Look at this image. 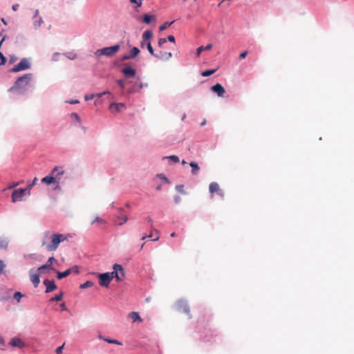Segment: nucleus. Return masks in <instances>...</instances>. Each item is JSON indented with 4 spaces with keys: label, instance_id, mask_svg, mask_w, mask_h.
Returning a JSON list of instances; mask_svg holds the SVG:
<instances>
[{
    "label": "nucleus",
    "instance_id": "nucleus-21",
    "mask_svg": "<svg viewBox=\"0 0 354 354\" xmlns=\"http://www.w3.org/2000/svg\"><path fill=\"white\" fill-rule=\"evenodd\" d=\"M71 270H72V268H69L66 270H65L64 272H57V278L59 279H62L64 277H68L71 272Z\"/></svg>",
    "mask_w": 354,
    "mask_h": 354
},
{
    "label": "nucleus",
    "instance_id": "nucleus-47",
    "mask_svg": "<svg viewBox=\"0 0 354 354\" xmlns=\"http://www.w3.org/2000/svg\"><path fill=\"white\" fill-rule=\"evenodd\" d=\"M7 245L8 243L6 241L0 240V248H6Z\"/></svg>",
    "mask_w": 354,
    "mask_h": 354
},
{
    "label": "nucleus",
    "instance_id": "nucleus-31",
    "mask_svg": "<svg viewBox=\"0 0 354 354\" xmlns=\"http://www.w3.org/2000/svg\"><path fill=\"white\" fill-rule=\"evenodd\" d=\"M41 24H43V20H42V19L41 17H38V18L35 19L34 26H35V27L36 28L39 27Z\"/></svg>",
    "mask_w": 354,
    "mask_h": 354
},
{
    "label": "nucleus",
    "instance_id": "nucleus-11",
    "mask_svg": "<svg viewBox=\"0 0 354 354\" xmlns=\"http://www.w3.org/2000/svg\"><path fill=\"white\" fill-rule=\"evenodd\" d=\"M44 284L46 286V292H50L57 289V286L54 281H50L48 279H45L44 281Z\"/></svg>",
    "mask_w": 354,
    "mask_h": 354
},
{
    "label": "nucleus",
    "instance_id": "nucleus-51",
    "mask_svg": "<svg viewBox=\"0 0 354 354\" xmlns=\"http://www.w3.org/2000/svg\"><path fill=\"white\" fill-rule=\"evenodd\" d=\"M19 184H20V183H19V182L14 183H12V185H10L8 187V188H9V189L14 188V187H15L18 186Z\"/></svg>",
    "mask_w": 354,
    "mask_h": 354
},
{
    "label": "nucleus",
    "instance_id": "nucleus-61",
    "mask_svg": "<svg viewBox=\"0 0 354 354\" xmlns=\"http://www.w3.org/2000/svg\"><path fill=\"white\" fill-rule=\"evenodd\" d=\"M1 21H2V23H3V24H5V25H6V24H7V23H6V20H5V19L2 18V19H1Z\"/></svg>",
    "mask_w": 354,
    "mask_h": 354
},
{
    "label": "nucleus",
    "instance_id": "nucleus-26",
    "mask_svg": "<svg viewBox=\"0 0 354 354\" xmlns=\"http://www.w3.org/2000/svg\"><path fill=\"white\" fill-rule=\"evenodd\" d=\"M153 36V33L151 30H146L144 32L142 35V39L143 40L149 39Z\"/></svg>",
    "mask_w": 354,
    "mask_h": 354
},
{
    "label": "nucleus",
    "instance_id": "nucleus-30",
    "mask_svg": "<svg viewBox=\"0 0 354 354\" xmlns=\"http://www.w3.org/2000/svg\"><path fill=\"white\" fill-rule=\"evenodd\" d=\"M62 297H63V293L60 292L59 295H57L54 297H52L50 299V301H61L62 299Z\"/></svg>",
    "mask_w": 354,
    "mask_h": 354
},
{
    "label": "nucleus",
    "instance_id": "nucleus-62",
    "mask_svg": "<svg viewBox=\"0 0 354 354\" xmlns=\"http://www.w3.org/2000/svg\"><path fill=\"white\" fill-rule=\"evenodd\" d=\"M144 45H145V40H143V41H142V43H141V46H142V47H143V46H144Z\"/></svg>",
    "mask_w": 354,
    "mask_h": 354
},
{
    "label": "nucleus",
    "instance_id": "nucleus-37",
    "mask_svg": "<svg viewBox=\"0 0 354 354\" xmlns=\"http://www.w3.org/2000/svg\"><path fill=\"white\" fill-rule=\"evenodd\" d=\"M168 158L172 160L174 163L179 162V158L175 155L170 156L168 157Z\"/></svg>",
    "mask_w": 354,
    "mask_h": 354
},
{
    "label": "nucleus",
    "instance_id": "nucleus-14",
    "mask_svg": "<svg viewBox=\"0 0 354 354\" xmlns=\"http://www.w3.org/2000/svg\"><path fill=\"white\" fill-rule=\"evenodd\" d=\"M10 344L14 347L23 348L24 346V343L23 341L19 337H14L11 339Z\"/></svg>",
    "mask_w": 354,
    "mask_h": 354
},
{
    "label": "nucleus",
    "instance_id": "nucleus-24",
    "mask_svg": "<svg viewBox=\"0 0 354 354\" xmlns=\"http://www.w3.org/2000/svg\"><path fill=\"white\" fill-rule=\"evenodd\" d=\"M152 19L156 20L155 16H151L149 15H145L143 16L142 21L145 24H148L151 23Z\"/></svg>",
    "mask_w": 354,
    "mask_h": 354
},
{
    "label": "nucleus",
    "instance_id": "nucleus-43",
    "mask_svg": "<svg viewBox=\"0 0 354 354\" xmlns=\"http://www.w3.org/2000/svg\"><path fill=\"white\" fill-rule=\"evenodd\" d=\"M6 268V264L2 260L0 259V274L3 272V269Z\"/></svg>",
    "mask_w": 354,
    "mask_h": 354
},
{
    "label": "nucleus",
    "instance_id": "nucleus-58",
    "mask_svg": "<svg viewBox=\"0 0 354 354\" xmlns=\"http://www.w3.org/2000/svg\"><path fill=\"white\" fill-rule=\"evenodd\" d=\"M170 236H171V237H172V238H173V237L176 236V232H173V233H171V234H170Z\"/></svg>",
    "mask_w": 354,
    "mask_h": 354
},
{
    "label": "nucleus",
    "instance_id": "nucleus-39",
    "mask_svg": "<svg viewBox=\"0 0 354 354\" xmlns=\"http://www.w3.org/2000/svg\"><path fill=\"white\" fill-rule=\"evenodd\" d=\"M105 341L109 342V343H110V344H118V345H121L122 344L120 342H119L116 339H105Z\"/></svg>",
    "mask_w": 354,
    "mask_h": 354
},
{
    "label": "nucleus",
    "instance_id": "nucleus-7",
    "mask_svg": "<svg viewBox=\"0 0 354 354\" xmlns=\"http://www.w3.org/2000/svg\"><path fill=\"white\" fill-rule=\"evenodd\" d=\"M209 191L211 194L212 197H213L214 193H216L222 198L224 197L225 196L224 192L220 188L219 185L215 182L211 183L209 184Z\"/></svg>",
    "mask_w": 354,
    "mask_h": 354
},
{
    "label": "nucleus",
    "instance_id": "nucleus-16",
    "mask_svg": "<svg viewBox=\"0 0 354 354\" xmlns=\"http://www.w3.org/2000/svg\"><path fill=\"white\" fill-rule=\"evenodd\" d=\"M55 259L53 257H51L48 259L47 263L45 264V265H43L41 266H40L39 268H38V271L39 272H41L44 269H53L52 268V263L53 261H55Z\"/></svg>",
    "mask_w": 354,
    "mask_h": 354
},
{
    "label": "nucleus",
    "instance_id": "nucleus-28",
    "mask_svg": "<svg viewBox=\"0 0 354 354\" xmlns=\"http://www.w3.org/2000/svg\"><path fill=\"white\" fill-rule=\"evenodd\" d=\"M93 285V282H91L90 281H87L85 283L81 284L80 288L81 289H84V288H89V287H91Z\"/></svg>",
    "mask_w": 354,
    "mask_h": 354
},
{
    "label": "nucleus",
    "instance_id": "nucleus-12",
    "mask_svg": "<svg viewBox=\"0 0 354 354\" xmlns=\"http://www.w3.org/2000/svg\"><path fill=\"white\" fill-rule=\"evenodd\" d=\"M212 91L216 93L218 97H223L225 93L224 87L218 83L212 86Z\"/></svg>",
    "mask_w": 354,
    "mask_h": 354
},
{
    "label": "nucleus",
    "instance_id": "nucleus-52",
    "mask_svg": "<svg viewBox=\"0 0 354 354\" xmlns=\"http://www.w3.org/2000/svg\"><path fill=\"white\" fill-rule=\"evenodd\" d=\"M106 93H109L108 91H104L103 93H97L95 95V96L98 97H102V95L106 94Z\"/></svg>",
    "mask_w": 354,
    "mask_h": 354
},
{
    "label": "nucleus",
    "instance_id": "nucleus-41",
    "mask_svg": "<svg viewBox=\"0 0 354 354\" xmlns=\"http://www.w3.org/2000/svg\"><path fill=\"white\" fill-rule=\"evenodd\" d=\"M176 189L180 193H184V186L183 185H176Z\"/></svg>",
    "mask_w": 354,
    "mask_h": 354
},
{
    "label": "nucleus",
    "instance_id": "nucleus-45",
    "mask_svg": "<svg viewBox=\"0 0 354 354\" xmlns=\"http://www.w3.org/2000/svg\"><path fill=\"white\" fill-rule=\"evenodd\" d=\"M64 346V344L62 345L61 346H59L58 348H56V354H61L62 352V349Z\"/></svg>",
    "mask_w": 354,
    "mask_h": 354
},
{
    "label": "nucleus",
    "instance_id": "nucleus-15",
    "mask_svg": "<svg viewBox=\"0 0 354 354\" xmlns=\"http://www.w3.org/2000/svg\"><path fill=\"white\" fill-rule=\"evenodd\" d=\"M39 273H32L30 272V281L34 284L35 287H37L40 283Z\"/></svg>",
    "mask_w": 354,
    "mask_h": 354
},
{
    "label": "nucleus",
    "instance_id": "nucleus-5",
    "mask_svg": "<svg viewBox=\"0 0 354 354\" xmlns=\"http://www.w3.org/2000/svg\"><path fill=\"white\" fill-rule=\"evenodd\" d=\"M120 48V45H115L113 46L106 47L100 50H98L97 51V53H98L99 55H106L108 57H111L114 55L115 53H117Z\"/></svg>",
    "mask_w": 354,
    "mask_h": 354
},
{
    "label": "nucleus",
    "instance_id": "nucleus-40",
    "mask_svg": "<svg viewBox=\"0 0 354 354\" xmlns=\"http://www.w3.org/2000/svg\"><path fill=\"white\" fill-rule=\"evenodd\" d=\"M167 42V39L166 38H160L159 40H158V46L159 47H162V45L164 44H165Z\"/></svg>",
    "mask_w": 354,
    "mask_h": 354
},
{
    "label": "nucleus",
    "instance_id": "nucleus-25",
    "mask_svg": "<svg viewBox=\"0 0 354 354\" xmlns=\"http://www.w3.org/2000/svg\"><path fill=\"white\" fill-rule=\"evenodd\" d=\"M139 53H140V50L137 47H133L131 50L129 55H130L131 58L133 59L135 57H136Z\"/></svg>",
    "mask_w": 354,
    "mask_h": 354
},
{
    "label": "nucleus",
    "instance_id": "nucleus-54",
    "mask_svg": "<svg viewBox=\"0 0 354 354\" xmlns=\"http://www.w3.org/2000/svg\"><path fill=\"white\" fill-rule=\"evenodd\" d=\"M18 8H19V4H14L12 6V9L14 10V11H17L18 10Z\"/></svg>",
    "mask_w": 354,
    "mask_h": 354
},
{
    "label": "nucleus",
    "instance_id": "nucleus-29",
    "mask_svg": "<svg viewBox=\"0 0 354 354\" xmlns=\"http://www.w3.org/2000/svg\"><path fill=\"white\" fill-rule=\"evenodd\" d=\"M215 72H216V69L207 70V71H203L201 75L203 77H207V76H209V75L214 74Z\"/></svg>",
    "mask_w": 354,
    "mask_h": 354
},
{
    "label": "nucleus",
    "instance_id": "nucleus-19",
    "mask_svg": "<svg viewBox=\"0 0 354 354\" xmlns=\"http://www.w3.org/2000/svg\"><path fill=\"white\" fill-rule=\"evenodd\" d=\"M128 317L132 319L133 322H142V319L137 312H131L128 315Z\"/></svg>",
    "mask_w": 354,
    "mask_h": 354
},
{
    "label": "nucleus",
    "instance_id": "nucleus-50",
    "mask_svg": "<svg viewBox=\"0 0 354 354\" xmlns=\"http://www.w3.org/2000/svg\"><path fill=\"white\" fill-rule=\"evenodd\" d=\"M158 176L160 178H161V179L164 180L165 182H167V183H168V182H169V181H168V179L167 178V177H166L165 175H163V174H159V175H158Z\"/></svg>",
    "mask_w": 354,
    "mask_h": 354
},
{
    "label": "nucleus",
    "instance_id": "nucleus-57",
    "mask_svg": "<svg viewBox=\"0 0 354 354\" xmlns=\"http://www.w3.org/2000/svg\"><path fill=\"white\" fill-rule=\"evenodd\" d=\"M6 36H4V37L2 38V39L0 41V48L1 47V45H2V44H3V41L6 39Z\"/></svg>",
    "mask_w": 354,
    "mask_h": 354
},
{
    "label": "nucleus",
    "instance_id": "nucleus-42",
    "mask_svg": "<svg viewBox=\"0 0 354 354\" xmlns=\"http://www.w3.org/2000/svg\"><path fill=\"white\" fill-rule=\"evenodd\" d=\"M95 97V94L86 95L84 96V100L86 101L93 100Z\"/></svg>",
    "mask_w": 354,
    "mask_h": 354
},
{
    "label": "nucleus",
    "instance_id": "nucleus-36",
    "mask_svg": "<svg viewBox=\"0 0 354 354\" xmlns=\"http://www.w3.org/2000/svg\"><path fill=\"white\" fill-rule=\"evenodd\" d=\"M94 223H97L99 224H105V221L100 217H96L95 219L92 222V224Z\"/></svg>",
    "mask_w": 354,
    "mask_h": 354
},
{
    "label": "nucleus",
    "instance_id": "nucleus-33",
    "mask_svg": "<svg viewBox=\"0 0 354 354\" xmlns=\"http://www.w3.org/2000/svg\"><path fill=\"white\" fill-rule=\"evenodd\" d=\"M147 49H148L149 53L153 56H156V55L154 54V50H153L152 46L149 41L147 43Z\"/></svg>",
    "mask_w": 354,
    "mask_h": 354
},
{
    "label": "nucleus",
    "instance_id": "nucleus-17",
    "mask_svg": "<svg viewBox=\"0 0 354 354\" xmlns=\"http://www.w3.org/2000/svg\"><path fill=\"white\" fill-rule=\"evenodd\" d=\"M109 108L112 111L119 112L124 108V104L122 103H112Z\"/></svg>",
    "mask_w": 354,
    "mask_h": 354
},
{
    "label": "nucleus",
    "instance_id": "nucleus-63",
    "mask_svg": "<svg viewBox=\"0 0 354 354\" xmlns=\"http://www.w3.org/2000/svg\"><path fill=\"white\" fill-rule=\"evenodd\" d=\"M156 189H157V190H160V189H161V185H158V186L156 187Z\"/></svg>",
    "mask_w": 354,
    "mask_h": 354
},
{
    "label": "nucleus",
    "instance_id": "nucleus-20",
    "mask_svg": "<svg viewBox=\"0 0 354 354\" xmlns=\"http://www.w3.org/2000/svg\"><path fill=\"white\" fill-rule=\"evenodd\" d=\"M212 48V45L211 44H207L206 46H201L196 50V56L199 57L201 53L203 50H211Z\"/></svg>",
    "mask_w": 354,
    "mask_h": 354
},
{
    "label": "nucleus",
    "instance_id": "nucleus-44",
    "mask_svg": "<svg viewBox=\"0 0 354 354\" xmlns=\"http://www.w3.org/2000/svg\"><path fill=\"white\" fill-rule=\"evenodd\" d=\"M118 84L121 87V88H124V80H119L117 81Z\"/></svg>",
    "mask_w": 354,
    "mask_h": 354
},
{
    "label": "nucleus",
    "instance_id": "nucleus-2",
    "mask_svg": "<svg viewBox=\"0 0 354 354\" xmlns=\"http://www.w3.org/2000/svg\"><path fill=\"white\" fill-rule=\"evenodd\" d=\"M32 75L30 73L25 74L22 75L21 77H19L13 86L9 88V92H14V91H18V92H23L25 91L26 87L30 84L31 80H32Z\"/></svg>",
    "mask_w": 354,
    "mask_h": 354
},
{
    "label": "nucleus",
    "instance_id": "nucleus-23",
    "mask_svg": "<svg viewBox=\"0 0 354 354\" xmlns=\"http://www.w3.org/2000/svg\"><path fill=\"white\" fill-rule=\"evenodd\" d=\"M189 165L192 167V174L196 175L200 169L198 164L195 162H191Z\"/></svg>",
    "mask_w": 354,
    "mask_h": 354
},
{
    "label": "nucleus",
    "instance_id": "nucleus-6",
    "mask_svg": "<svg viewBox=\"0 0 354 354\" xmlns=\"http://www.w3.org/2000/svg\"><path fill=\"white\" fill-rule=\"evenodd\" d=\"M30 68V63L26 59H23L21 62L15 66L11 70L12 73H17L21 71H24Z\"/></svg>",
    "mask_w": 354,
    "mask_h": 354
},
{
    "label": "nucleus",
    "instance_id": "nucleus-46",
    "mask_svg": "<svg viewBox=\"0 0 354 354\" xmlns=\"http://www.w3.org/2000/svg\"><path fill=\"white\" fill-rule=\"evenodd\" d=\"M248 51L247 50H245L243 52H242L240 55H239V58L240 59H244L247 55H248Z\"/></svg>",
    "mask_w": 354,
    "mask_h": 354
},
{
    "label": "nucleus",
    "instance_id": "nucleus-4",
    "mask_svg": "<svg viewBox=\"0 0 354 354\" xmlns=\"http://www.w3.org/2000/svg\"><path fill=\"white\" fill-rule=\"evenodd\" d=\"M113 269V272H107V274H109L111 279H113V278H115L118 281H122L124 277V272L122 266L120 264L115 263L114 264Z\"/></svg>",
    "mask_w": 354,
    "mask_h": 354
},
{
    "label": "nucleus",
    "instance_id": "nucleus-10",
    "mask_svg": "<svg viewBox=\"0 0 354 354\" xmlns=\"http://www.w3.org/2000/svg\"><path fill=\"white\" fill-rule=\"evenodd\" d=\"M176 308L178 311L189 315V308L185 301L179 300L176 304ZM189 318H191V315H189Z\"/></svg>",
    "mask_w": 354,
    "mask_h": 354
},
{
    "label": "nucleus",
    "instance_id": "nucleus-18",
    "mask_svg": "<svg viewBox=\"0 0 354 354\" xmlns=\"http://www.w3.org/2000/svg\"><path fill=\"white\" fill-rule=\"evenodd\" d=\"M156 57L162 60H169L172 57V54L170 52L160 51L159 55Z\"/></svg>",
    "mask_w": 354,
    "mask_h": 354
},
{
    "label": "nucleus",
    "instance_id": "nucleus-32",
    "mask_svg": "<svg viewBox=\"0 0 354 354\" xmlns=\"http://www.w3.org/2000/svg\"><path fill=\"white\" fill-rule=\"evenodd\" d=\"M174 21L172 22H165L162 25H161L160 27H159V29L160 31L162 30H164L165 29H167V28H169L173 23Z\"/></svg>",
    "mask_w": 354,
    "mask_h": 354
},
{
    "label": "nucleus",
    "instance_id": "nucleus-34",
    "mask_svg": "<svg viewBox=\"0 0 354 354\" xmlns=\"http://www.w3.org/2000/svg\"><path fill=\"white\" fill-rule=\"evenodd\" d=\"M23 297L22 294L20 292H16L15 294H14V296L13 297L18 301L19 302L20 301V299H21V297Z\"/></svg>",
    "mask_w": 354,
    "mask_h": 354
},
{
    "label": "nucleus",
    "instance_id": "nucleus-3",
    "mask_svg": "<svg viewBox=\"0 0 354 354\" xmlns=\"http://www.w3.org/2000/svg\"><path fill=\"white\" fill-rule=\"evenodd\" d=\"M64 170L62 167H55L52 170L50 175L45 176L41 179V183L50 185L52 183H58V180L60 179V176L63 175Z\"/></svg>",
    "mask_w": 354,
    "mask_h": 354
},
{
    "label": "nucleus",
    "instance_id": "nucleus-9",
    "mask_svg": "<svg viewBox=\"0 0 354 354\" xmlns=\"http://www.w3.org/2000/svg\"><path fill=\"white\" fill-rule=\"evenodd\" d=\"M26 191V189L22 188L15 189L12 194V201L16 203L22 201Z\"/></svg>",
    "mask_w": 354,
    "mask_h": 354
},
{
    "label": "nucleus",
    "instance_id": "nucleus-53",
    "mask_svg": "<svg viewBox=\"0 0 354 354\" xmlns=\"http://www.w3.org/2000/svg\"><path fill=\"white\" fill-rule=\"evenodd\" d=\"M131 57L129 55H124L122 58V60H127V59H131Z\"/></svg>",
    "mask_w": 354,
    "mask_h": 354
},
{
    "label": "nucleus",
    "instance_id": "nucleus-49",
    "mask_svg": "<svg viewBox=\"0 0 354 354\" xmlns=\"http://www.w3.org/2000/svg\"><path fill=\"white\" fill-rule=\"evenodd\" d=\"M180 201H181V198H180V197L179 196H176L174 197V202H175V203L178 204V203H180Z\"/></svg>",
    "mask_w": 354,
    "mask_h": 354
},
{
    "label": "nucleus",
    "instance_id": "nucleus-8",
    "mask_svg": "<svg viewBox=\"0 0 354 354\" xmlns=\"http://www.w3.org/2000/svg\"><path fill=\"white\" fill-rule=\"evenodd\" d=\"M99 283L101 286L107 288L111 281L109 274L107 272L102 273L98 275Z\"/></svg>",
    "mask_w": 354,
    "mask_h": 354
},
{
    "label": "nucleus",
    "instance_id": "nucleus-60",
    "mask_svg": "<svg viewBox=\"0 0 354 354\" xmlns=\"http://www.w3.org/2000/svg\"><path fill=\"white\" fill-rule=\"evenodd\" d=\"M147 220L149 222V223H152V219L151 217H147Z\"/></svg>",
    "mask_w": 354,
    "mask_h": 354
},
{
    "label": "nucleus",
    "instance_id": "nucleus-1",
    "mask_svg": "<svg viewBox=\"0 0 354 354\" xmlns=\"http://www.w3.org/2000/svg\"><path fill=\"white\" fill-rule=\"evenodd\" d=\"M72 237L73 235L70 234H51L49 231H46L43 234L41 245L45 246L48 251H55L61 242L67 241Z\"/></svg>",
    "mask_w": 354,
    "mask_h": 354
},
{
    "label": "nucleus",
    "instance_id": "nucleus-55",
    "mask_svg": "<svg viewBox=\"0 0 354 354\" xmlns=\"http://www.w3.org/2000/svg\"><path fill=\"white\" fill-rule=\"evenodd\" d=\"M61 308L62 310H66L67 309L65 303H62L61 304Z\"/></svg>",
    "mask_w": 354,
    "mask_h": 354
},
{
    "label": "nucleus",
    "instance_id": "nucleus-27",
    "mask_svg": "<svg viewBox=\"0 0 354 354\" xmlns=\"http://www.w3.org/2000/svg\"><path fill=\"white\" fill-rule=\"evenodd\" d=\"M135 8L140 7L142 4V0H129Z\"/></svg>",
    "mask_w": 354,
    "mask_h": 354
},
{
    "label": "nucleus",
    "instance_id": "nucleus-22",
    "mask_svg": "<svg viewBox=\"0 0 354 354\" xmlns=\"http://www.w3.org/2000/svg\"><path fill=\"white\" fill-rule=\"evenodd\" d=\"M128 221V217L126 215L124 216H119L117 218V221L115 223L119 225H122V224L125 223Z\"/></svg>",
    "mask_w": 354,
    "mask_h": 354
},
{
    "label": "nucleus",
    "instance_id": "nucleus-64",
    "mask_svg": "<svg viewBox=\"0 0 354 354\" xmlns=\"http://www.w3.org/2000/svg\"><path fill=\"white\" fill-rule=\"evenodd\" d=\"M73 115H74V118H76L77 119L79 118V117H78L77 113H73Z\"/></svg>",
    "mask_w": 354,
    "mask_h": 354
},
{
    "label": "nucleus",
    "instance_id": "nucleus-56",
    "mask_svg": "<svg viewBox=\"0 0 354 354\" xmlns=\"http://www.w3.org/2000/svg\"><path fill=\"white\" fill-rule=\"evenodd\" d=\"M38 15H39V10H36L35 12L34 18L35 19L38 18Z\"/></svg>",
    "mask_w": 354,
    "mask_h": 354
},
{
    "label": "nucleus",
    "instance_id": "nucleus-48",
    "mask_svg": "<svg viewBox=\"0 0 354 354\" xmlns=\"http://www.w3.org/2000/svg\"><path fill=\"white\" fill-rule=\"evenodd\" d=\"M167 40H168L170 42H175V37L173 35H169L167 38Z\"/></svg>",
    "mask_w": 354,
    "mask_h": 354
},
{
    "label": "nucleus",
    "instance_id": "nucleus-59",
    "mask_svg": "<svg viewBox=\"0 0 354 354\" xmlns=\"http://www.w3.org/2000/svg\"><path fill=\"white\" fill-rule=\"evenodd\" d=\"M77 103H79L78 100H74V101L71 102V104H77Z\"/></svg>",
    "mask_w": 354,
    "mask_h": 354
},
{
    "label": "nucleus",
    "instance_id": "nucleus-13",
    "mask_svg": "<svg viewBox=\"0 0 354 354\" xmlns=\"http://www.w3.org/2000/svg\"><path fill=\"white\" fill-rule=\"evenodd\" d=\"M122 72L126 77H133L136 75V70L130 66L125 67L122 70Z\"/></svg>",
    "mask_w": 354,
    "mask_h": 354
},
{
    "label": "nucleus",
    "instance_id": "nucleus-38",
    "mask_svg": "<svg viewBox=\"0 0 354 354\" xmlns=\"http://www.w3.org/2000/svg\"><path fill=\"white\" fill-rule=\"evenodd\" d=\"M0 59H1L0 65L5 64V63L6 62V58L1 51H0Z\"/></svg>",
    "mask_w": 354,
    "mask_h": 354
},
{
    "label": "nucleus",
    "instance_id": "nucleus-35",
    "mask_svg": "<svg viewBox=\"0 0 354 354\" xmlns=\"http://www.w3.org/2000/svg\"><path fill=\"white\" fill-rule=\"evenodd\" d=\"M37 182V178L35 177L34 178V180H32V182L27 187V188L26 189V190H28V191H30V189L32 188V187L36 185Z\"/></svg>",
    "mask_w": 354,
    "mask_h": 354
}]
</instances>
